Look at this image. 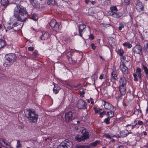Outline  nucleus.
Masks as SVG:
<instances>
[{
  "instance_id": "obj_45",
  "label": "nucleus",
  "mask_w": 148,
  "mask_h": 148,
  "mask_svg": "<svg viewBox=\"0 0 148 148\" xmlns=\"http://www.w3.org/2000/svg\"><path fill=\"white\" fill-rule=\"evenodd\" d=\"M102 25L104 27H107L110 26V25L109 24H106L105 23H103Z\"/></svg>"
},
{
  "instance_id": "obj_63",
  "label": "nucleus",
  "mask_w": 148,
  "mask_h": 148,
  "mask_svg": "<svg viewBox=\"0 0 148 148\" xmlns=\"http://www.w3.org/2000/svg\"><path fill=\"white\" fill-rule=\"evenodd\" d=\"M142 134H143L144 135H147V133L146 132H143L142 133Z\"/></svg>"
},
{
  "instance_id": "obj_47",
  "label": "nucleus",
  "mask_w": 148,
  "mask_h": 148,
  "mask_svg": "<svg viewBox=\"0 0 148 148\" xmlns=\"http://www.w3.org/2000/svg\"><path fill=\"white\" fill-rule=\"evenodd\" d=\"M0 141L2 142V143H3L5 145V146H7V145H8L9 144H8L7 143H6L5 142L3 139H1L0 140Z\"/></svg>"
},
{
  "instance_id": "obj_10",
  "label": "nucleus",
  "mask_w": 148,
  "mask_h": 148,
  "mask_svg": "<svg viewBox=\"0 0 148 148\" xmlns=\"http://www.w3.org/2000/svg\"><path fill=\"white\" fill-rule=\"evenodd\" d=\"M103 101L104 102L103 105L105 109L111 110L114 109V107L111 104L108 102H106V101L104 100H103Z\"/></svg>"
},
{
  "instance_id": "obj_26",
  "label": "nucleus",
  "mask_w": 148,
  "mask_h": 148,
  "mask_svg": "<svg viewBox=\"0 0 148 148\" xmlns=\"http://www.w3.org/2000/svg\"><path fill=\"white\" fill-rule=\"evenodd\" d=\"M144 70V71L145 72L146 76L147 77H148V69L147 67L144 65H143L142 66Z\"/></svg>"
},
{
  "instance_id": "obj_4",
  "label": "nucleus",
  "mask_w": 148,
  "mask_h": 148,
  "mask_svg": "<svg viewBox=\"0 0 148 148\" xmlns=\"http://www.w3.org/2000/svg\"><path fill=\"white\" fill-rule=\"evenodd\" d=\"M110 15L114 18H119L122 15L121 13L118 12V10L116 6H112L110 8Z\"/></svg>"
},
{
  "instance_id": "obj_54",
  "label": "nucleus",
  "mask_w": 148,
  "mask_h": 148,
  "mask_svg": "<svg viewBox=\"0 0 148 148\" xmlns=\"http://www.w3.org/2000/svg\"><path fill=\"white\" fill-rule=\"evenodd\" d=\"M124 26L123 25H121V26H119V30H121L123 28Z\"/></svg>"
},
{
  "instance_id": "obj_14",
  "label": "nucleus",
  "mask_w": 148,
  "mask_h": 148,
  "mask_svg": "<svg viewBox=\"0 0 148 148\" xmlns=\"http://www.w3.org/2000/svg\"><path fill=\"white\" fill-rule=\"evenodd\" d=\"M30 1L32 5L34 8H39L40 6V4L36 0H30Z\"/></svg>"
},
{
  "instance_id": "obj_5",
  "label": "nucleus",
  "mask_w": 148,
  "mask_h": 148,
  "mask_svg": "<svg viewBox=\"0 0 148 148\" xmlns=\"http://www.w3.org/2000/svg\"><path fill=\"white\" fill-rule=\"evenodd\" d=\"M49 25L52 29L55 31H59L61 28L60 24L57 23L55 19H52Z\"/></svg>"
},
{
  "instance_id": "obj_24",
  "label": "nucleus",
  "mask_w": 148,
  "mask_h": 148,
  "mask_svg": "<svg viewBox=\"0 0 148 148\" xmlns=\"http://www.w3.org/2000/svg\"><path fill=\"white\" fill-rule=\"evenodd\" d=\"M53 83L54 85V87L53 89V93L56 94L58 92V90L60 88L59 87L56 86H55V84L54 83Z\"/></svg>"
},
{
  "instance_id": "obj_16",
  "label": "nucleus",
  "mask_w": 148,
  "mask_h": 148,
  "mask_svg": "<svg viewBox=\"0 0 148 148\" xmlns=\"http://www.w3.org/2000/svg\"><path fill=\"white\" fill-rule=\"evenodd\" d=\"M131 133V132H129L128 130H125L123 131L120 132V135L121 137H124L127 136L129 134Z\"/></svg>"
},
{
  "instance_id": "obj_27",
  "label": "nucleus",
  "mask_w": 148,
  "mask_h": 148,
  "mask_svg": "<svg viewBox=\"0 0 148 148\" xmlns=\"http://www.w3.org/2000/svg\"><path fill=\"white\" fill-rule=\"evenodd\" d=\"M107 116L110 118H112L114 116V112L113 111L108 112L107 114Z\"/></svg>"
},
{
  "instance_id": "obj_52",
  "label": "nucleus",
  "mask_w": 148,
  "mask_h": 148,
  "mask_svg": "<svg viewBox=\"0 0 148 148\" xmlns=\"http://www.w3.org/2000/svg\"><path fill=\"white\" fill-rule=\"evenodd\" d=\"M130 0H125V2L126 3L127 5H128L130 2Z\"/></svg>"
},
{
  "instance_id": "obj_8",
  "label": "nucleus",
  "mask_w": 148,
  "mask_h": 148,
  "mask_svg": "<svg viewBox=\"0 0 148 148\" xmlns=\"http://www.w3.org/2000/svg\"><path fill=\"white\" fill-rule=\"evenodd\" d=\"M133 51L134 53L138 54L140 55L143 54L142 47L140 45L135 46L133 49Z\"/></svg>"
},
{
  "instance_id": "obj_2",
  "label": "nucleus",
  "mask_w": 148,
  "mask_h": 148,
  "mask_svg": "<svg viewBox=\"0 0 148 148\" xmlns=\"http://www.w3.org/2000/svg\"><path fill=\"white\" fill-rule=\"evenodd\" d=\"M27 112L26 116L29 121L31 123H36L37 121L38 116L36 112L33 110H27Z\"/></svg>"
},
{
  "instance_id": "obj_61",
  "label": "nucleus",
  "mask_w": 148,
  "mask_h": 148,
  "mask_svg": "<svg viewBox=\"0 0 148 148\" xmlns=\"http://www.w3.org/2000/svg\"><path fill=\"white\" fill-rule=\"evenodd\" d=\"M90 2L93 5H94L95 3V1H90Z\"/></svg>"
},
{
  "instance_id": "obj_62",
  "label": "nucleus",
  "mask_w": 148,
  "mask_h": 148,
  "mask_svg": "<svg viewBox=\"0 0 148 148\" xmlns=\"http://www.w3.org/2000/svg\"><path fill=\"white\" fill-rule=\"evenodd\" d=\"M89 0H85V2L86 4H88L89 2H90Z\"/></svg>"
},
{
  "instance_id": "obj_41",
  "label": "nucleus",
  "mask_w": 148,
  "mask_h": 148,
  "mask_svg": "<svg viewBox=\"0 0 148 148\" xmlns=\"http://www.w3.org/2000/svg\"><path fill=\"white\" fill-rule=\"evenodd\" d=\"M21 145L20 141V140H18L17 142V147H19Z\"/></svg>"
},
{
  "instance_id": "obj_30",
  "label": "nucleus",
  "mask_w": 148,
  "mask_h": 148,
  "mask_svg": "<svg viewBox=\"0 0 148 148\" xmlns=\"http://www.w3.org/2000/svg\"><path fill=\"white\" fill-rule=\"evenodd\" d=\"M17 24V23H14L12 25V26H11L10 25L11 24V23H9V25L8 26L7 29H10L12 28H13V27H15L16 26Z\"/></svg>"
},
{
  "instance_id": "obj_49",
  "label": "nucleus",
  "mask_w": 148,
  "mask_h": 148,
  "mask_svg": "<svg viewBox=\"0 0 148 148\" xmlns=\"http://www.w3.org/2000/svg\"><path fill=\"white\" fill-rule=\"evenodd\" d=\"M104 77V74H102L100 75V77H99V78L100 79H102Z\"/></svg>"
},
{
  "instance_id": "obj_38",
  "label": "nucleus",
  "mask_w": 148,
  "mask_h": 148,
  "mask_svg": "<svg viewBox=\"0 0 148 148\" xmlns=\"http://www.w3.org/2000/svg\"><path fill=\"white\" fill-rule=\"evenodd\" d=\"M65 147L63 143H62L60 145H58L57 148H65Z\"/></svg>"
},
{
  "instance_id": "obj_23",
  "label": "nucleus",
  "mask_w": 148,
  "mask_h": 148,
  "mask_svg": "<svg viewBox=\"0 0 148 148\" xmlns=\"http://www.w3.org/2000/svg\"><path fill=\"white\" fill-rule=\"evenodd\" d=\"M111 75L112 79H114V80H116L118 78L117 75L115 71H113L111 74Z\"/></svg>"
},
{
  "instance_id": "obj_11",
  "label": "nucleus",
  "mask_w": 148,
  "mask_h": 148,
  "mask_svg": "<svg viewBox=\"0 0 148 148\" xmlns=\"http://www.w3.org/2000/svg\"><path fill=\"white\" fill-rule=\"evenodd\" d=\"M86 26L84 24H80L79 26V35L82 36V33L85 31V29L86 28Z\"/></svg>"
},
{
  "instance_id": "obj_7",
  "label": "nucleus",
  "mask_w": 148,
  "mask_h": 148,
  "mask_svg": "<svg viewBox=\"0 0 148 148\" xmlns=\"http://www.w3.org/2000/svg\"><path fill=\"white\" fill-rule=\"evenodd\" d=\"M86 104L82 100H79L77 104V106L78 108L80 109H86Z\"/></svg>"
},
{
  "instance_id": "obj_56",
  "label": "nucleus",
  "mask_w": 148,
  "mask_h": 148,
  "mask_svg": "<svg viewBox=\"0 0 148 148\" xmlns=\"http://www.w3.org/2000/svg\"><path fill=\"white\" fill-rule=\"evenodd\" d=\"M5 147L7 148H11V146L10 144H8V145H7V146H5Z\"/></svg>"
},
{
  "instance_id": "obj_39",
  "label": "nucleus",
  "mask_w": 148,
  "mask_h": 148,
  "mask_svg": "<svg viewBox=\"0 0 148 148\" xmlns=\"http://www.w3.org/2000/svg\"><path fill=\"white\" fill-rule=\"evenodd\" d=\"M133 75L134 77V80L135 81H137L138 80V78L137 77V75L135 73L133 74Z\"/></svg>"
},
{
  "instance_id": "obj_44",
  "label": "nucleus",
  "mask_w": 148,
  "mask_h": 148,
  "mask_svg": "<svg viewBox=\"0 0 148 148\" xmlns=\"http://www.w3.org/2000/svg\"><path fill=\"white\" fill-rule=\"evenodd\" d=\"M28 50L30 51H33L34 50V48L33 47H29L28 48Z\"/></svg>"
},
{
  "instance_id": "obj_32",
  "label": "nucleus",
  "mask_w": 148,
  "mask_h": 148,
  "mask_svg": "<svg viewBox=\"0 0 148 148\" xmlns=\"http://www.w3.org/2000/svg\"><path fill=\"white\" fill-rule=\"evenodd\" d=\"M47 3L49 5L52 4L54 5L55 4V0H47Z\"/></svg>"
},
{
  "instance_id": "obj_48",
  "label": "nucleus",
  "mask_w": 148,
  "mask_h": 148,
  "mask_svg": "<svg viewBox=\"0 0 148 148\" xmlns=\"http://www.w3.org/2000/svg\"><path fill=\"white\" fill-rule=\"evenodd\" d=\"M89 38L93 40L94 38V36H93L92 34H91L89 36Z\"/></svg>"
},
{
  "instance_id": "obj_46",
  "label": "nucleus",
  "mask_w": 148,
  "mask_h": 148,
  "mask_svg": "<svg viewBox=\"0 0 148 148\" xmlns=\"http://www.w3.org/2000/svg\"><path fill=\"white\" fill-rule=\"evenodd\" d=\"M91 46L92 47V48L93 50H95V49L96 47L95 45V44L94 43H92L91 44Z\"/></svg>"
},
{
  "instance_id": "obj_18",
  "label": "nucleus",
  "mask_w": 148,
  "mask_h": 148,
  "mask_svg": "<svg viewBox=\"0 0 148 148\" xmlns=\"http://www.w3.org/2000/svg\"><path fill=\"white\" fill-rule=\"evenodd\" d=\"M62 143L65 147L67 148H72V147L73 144L71 141H65Z\"/></svg>"
},
{
  "instance_id": "obj_57",
  "label": "nucleus",
  "mask_w": 148,
  "mask_h": 148,
  "mask_svg": "<svg viewBox=\"0 0 148 148\" xmlns=\"http://www.w3.org/2000/svg\"><path fill=\"white\" fill-rule=\"evenodd\" d=\"M90 100L91 101V103L92 104H94V101H93V99L92 98H90Z\"/></svg>"
},
{
  "instance_id": "obj_3",
  "label": "nucleus",
  "mask_w": 148,
  "mask_h": 148,
  "mask_svg": "<svg viewBox=\"0 0 148 148\" xmlns=\"http://www.w3.org/2000/svg\"><path fill=\"white\" fill-rule=\"evenodd\" d=\"M82 135L80 137H79L78 135L75 137V139L78 142H81L82 140L84 141L87 139L89 137V133L86 131L85 129L83 130L82 132Z\"/></svg>"
},
{
  "instance_id": "obj_20",
  "label": "nucleus",
  "mask_w": 148,
  "mask_h": 148,
  "mask_svg": "<svg viewBox=\"0 0 148 148\" xmlns=\"http://www.w3.org/2000/svg\"><path fill=\"white\" fill-rule=\"evenodd\" d=\"M126 80L124 77H121L119 80V85L126 86Z\"/></svg>"
},
{
  "instance_id": "obj_31",
  "label": "nucleus",
  "mask_w": 148,
  "mask_h": 148,
  "mask_svg": "<svg viewBox=\"0 0 148 148\" xmlns=\"http://www.w3.org/2000/svg\"><path fill=\"white\" fill-rule=\"evenodd\" d=\"M123 45L124 46L127 47L128 48H130L132 47L131 44L127 42H124L123 44Z\"/></svg>"
},
{
  "instance_id": "obj_1",
  "label": "nucleus",
  "mask_w": 148,
  "mask_h": 148,
  "mask_svg": "<svg viewBox=\"0 0 148 148\" xmlns=\"http://www.w3.org/2000/svg\"><path fill=\"white\" fill-rule=\"evenodd\" d=\"M23 3V2H21L20 4L15 8L14 12V16L17 21L22 22L25 21L28 16L25 11V8L22 5Z\"/></svg>"
},
{
  "instance_id": "obj_36",
  "label": "nucleus",
  "mask_w": 148,
  "mask_h": 148,
  "mask_svg": "<svg viewBox=\"0 0 148 148\" xmlns=\"http://www.w3.org/2000/svg\"><path fill=\"white\" fill-rule=\"evenodd\" d=\"M110 118H109V117H108L105 119L104 122L106 123V124H109L110 123Z\"/></svg>"
},
{
  "instance_id": "obj_43",
  "label": "nucleus",
  "mask_w": 148,
  "mask_h": 148,
  "mask_svg": "<svg viewBox=\"0 0 148 148\" xmlns=\"http://www.w3.org/2000/svg\"><path fill=\"white\" fill-rule=\"evenodd\" d=\"M33 55L35 57H37L38 56V53L37 52H34L33 53Z\"/></svg>"
},
{
  "instance_id": "obj_17",
  "label": "nucleus",
  "mask_w": 148,
  "mask_h": 148,
  "mask_svg": "<svg viewBox=\"0 0 148 148\" xmlns=\"http://www.w3.org/2000/svg\"><path fill=\"white\" fill-rule=\"evenodd\" d=\"M11 59V63H13L16 60V57L14 54L11 53L7 55Z\"/></svg>"
},
{
  "instance_id": "obj_28",
  "label": "nucleus",
  "mask_w": 148,
  "mask_h": 148,
  "mask_svg": "<svg viewBox=\"0 0 148 148\" xmlns=\"http://www.w3.org/2000/svg\"><path fill=\"white\" fill-rule=\"evenodd\" d=\"M100 141L97 140L95 142H94L90 144V145L89 146H92L94 147L96 146L97 144H99L100 143Z\"/></svg>"
},
{
  "instance_id": "obj_9",
  "label": "nucleus",
  "mask_w": 148,
  "mask_h": 148,
  "mask_svg": "<svg viewBox=\"0 0 148 148\" xmlns=\"http://www.w3.org/2000/svg\"><path fill=\"white\" fill-rule=\"evenodd\" d=\"M120 67L123 73L125 74H127L128 72V68L125 66L124 63H123L122 64H121Z\"/></svg>"
},
{
  "instance_id": "obj_64",
  "label": "nucleus",
  "mask_w": 148,
  "mask_h": 148,
  "mask_svg": "<svg viewBox=\"0 0 148 148\" xmlns=\"http://www.w3.org/2000/svg\"><path fill=\"white\" fill-rule=\"evenodd\" d=\"M146 125L147 126H148V120H147L146 121Z\"/></svg>"
},
{
  "instance_id": "obj_15",
  "label": "nucleus",
  "mask_w": 148,
  "mask_h": 148,
  "mask_svg": "<svg viewBox=\"0 0 148 148\" xmlns=\"http://www.w3.org/2000/svg\"><path fill=\"white\" fill-rule=\"evenodd\" d=\"M5 62L3 64V65L4 66H6L5 65H11L12 64L11 63V59L7 55L5 57Z\"/></svg>"
},
{
  "instance_id": "obj_12",
  "label": "nucleus",
  "mask_w": 148,
  "mask_h": 148,
  "mask_svg": "<svg viewBox=\"0 0 148 148\" xmlns=\"http://www.w3.org/2000/svg\"><path fill=\"white\" fill-rule=\"evenodd\" d=\"M119 88L121 95H125L126 92V86L119 85Z\"/></svg>"
},
{
  "instance_id": "obj_21",
  "label": "nucleus",
  "mask_w": 148,
  "mask_h": 148,
  "mask_svg": "<svg viewBox=\"0 0 148 148\" xmlns=\"http://www.w3.org/2000/svg\"><path fill=\"white\" fill-rule=\"evenodd\" d=\"M6 45V42L3 40L0 39V49L3 48Z\"/></svg>"
},
{
  "instance_id": "obj_33",
  "label": "nucleus",
  "mask_w": 148,
  "mask_h": 148,
  "mask_svg": "<svg viewBox=\"0 0 148 148\" xmlns=\"http://www.w3.org/2000/svg\"><path fill=\"white\" fill-rule=\"evenodd\" d=\"M124 52V51L121 49H119L118 51V53L121 56H123Z\"/></svg>"
},
{
  "instance_id": "obj_55",
  "label": "nucleus",
  "mask_w": 148,
  "mask_h": 148,
  "mask_svg": "<svg viewBox=\"0 0 148 148\" xmlns=\"http://www.w3.org/2000/svg\"><path fill=\"white\" fill-rule=\"evenodd\" d=\"M80 85V84H79L78 85H77V86H71L70 85H69L71 87H75V88H77V86H79Z\"/></svg>"
},
{
  "instance_id": "obj_19",
  "label": "nucleus",
  "mask_w": 148,
  "mask_h": 148,
  "mask_svg": "<svg viewBox=\"0 0 148 148\" xmlns=\"http://www.w3.org/2000/svg\"><path fill=\"white\" fill-rule=\"evenodd\" d=\"M136 9L138 11L143 10V7L142 3L140 2L138 3L136 5Z\"/></svg>"
},
{
  "instance_id": "obj_25",
  "label": "nucleus",
  "mask_w": 148,
  "mask_h": 148,
  "mask_svg": "<svg viewBox=\"0 0 148 148\" xmlns=\"http://www.w3.org/2000/svg\"><path fill=\"white\" fill-rule=\"evenodd\" d=\"M90 146L88 145H76L75 148H89Z\"/></svg>"
},
{
  "instance_id": "obj_58",
  "label": "nucleus",
  "mask_w": 148,
  "mask_h": 148,
  "mask_svg": "<svg viewBox=\"0 0 148 148\" xmlns=\"http://www.w3.org/2000/svg\"><path fill=\"white\" fill-rule=\"evenodd\" d=\"M117 148H124V147L123 145H120Z\"/></svg>"
},
{
  "instance_id": "obj_53",
  "label": "nucleus",
  "mask_w": 148,
  "mask_h": 148,
  "mask_svg": "<svg viewBox=\"0 0 148 148\" xmlns=\"http://www.w3.org/2000/svg\"><path fill=\"white\" fill-rule=\"evenodd\" d=\"M130 0H125V2L126 3L127 5H128L130 2Z\"/></svg>"
},
{
  "instance_id": "obj_6",
  "label": "nucleus",
  "mask_w": 148,
  "mask_h": 148,
  "mask_svg": "<svg viewBox=\"0 0 148 148\" xmlns=\"http://www.w3.org/2000/svg\"><path fill=\"white\" fill-rule=\"evenodd\" d=\"M75 118V115L74 113L71 111H69L65 113V120L66 122H70Z\"/></svg>"
},
{
  "instance_id": "obj_22",
  "label": "nucleus",
  "mask_w": 148,
  "mask_h": 148,
  "mask_svg": "<svg viewBox=\"0 0 148 148\" xmlns=\"http://www.w3.org/2000/svg\"><path fill=\"white\" fill-rule=\"evenodd\" d=\"M137 124V123L135 121H134L133 122L131 123L130 124L127 125L125 127H128L129 126L131 127V129H133L135 126H136Z\"/></svg>"
},
{
  "instance_id": "obj_35",
  "label": "nucleus",
  "mask_w": 148,
  "mask_h": 148,
  "mask_svg": "<svg viewBox=\"0 0 148 148\" xmlns=\"http://www.w3.org/2000/svg\"><path fill=\"white\" fill-rule=\"evenodd\" d=\"M115 41V39L113 37L109 38V42L110 43H114Z\"/></svg>"
},
{
  "instance_id": "obj_34",
  "label": "nucleus",
  "mask_w": 148,
  "mask_h": 148,
  "mask_svg": "<svg viewBox=\"0 0 148 148\" xmlns=\"http://www.w3.org/2000/svg\"><path fill=\"white\" fill-rule=\"evenodd\" d=\"M38 18L37 16L34 14L33 16L31 17V19H32L34 21H36Z\"/></svg>"
},
{
  "instance_id": "obj_37",
  "label": "nucleus",
  "mask_w": 148,
  "mask_h": 148,
  "mask_svg": "<svg viewBox=\"0 0 148 148\" xmlns=\"http://www.w3.org/2000/svg\"><path fill=\"white\" fill-rule=\"evenodd\" d=\"M144 50L146 54L148 53V43L146 45V47H144Z\"/></svg>"
},
{
  "instance_id": "obj_60",
  "label": "nucleus",
  "mask_w": 148,
  "mask_h": 148,
  "mask_svg": "<svg viewBox=\"0 0 148 148\" xmlns=\"http://www.w3.org/2000/svg\"><path fill=\"white\" fill-rule=\"evenodd\" d=\"M102 110V109H99V110H97V111H95V112L96 113H98L99 112H101Z\"/></svg>"
},
{
  "instance_id": "obj_50",
  "label": "nucleus",
  "mask_w": 148,
  "mask_h": 148,
  "mask_svg": "<svg viewBox=\"0 0 148 148\" xmlns=\"http://www.w3.org/2000/svg\"><path fill=\"white\" fill-rule=\"evenodd\" d=\"M138 124L139 125H141L143 123V121H139L138 122Z\"/></svg>"
},
{
  "instance_id": "obj_29",
  "label": "nucleus",
  "mask_w": 148,
  "mask_h": 148,
  "mask_svg": "<svg viewBox=\"0 0 148 148\" xmlns=\"http://www.w3.org/2000/svg\"><path fill=\"white\" fill-rule=\"evenodd\" d=\"M8 0H1V4L3 6L6 5L8 3Z\"/></svg>"
},
{
  "instance_id": "obj_42",
  "label": "nucleus",
  "mask_w": 148,
  "mask_h": 148,
  "mask_svg": "<svg viewBox=\"0 0 148 148\" xmlns=\"http://www.w3.org/2000/svg\"><path fill=\"white\" fill-rule=\"evenodd\" d=\"M141 69L139 68H137V70H136V73H141Z\"/></svg>"
},
{
  "instance_id": "obj_40",
  "label": "nucleus",
  "mask_w": 148,
  "mask_h": 148,
  "mask_svg": "<svg viewBox=\"0 0 148 148\" xmlns=\"http://www.w3.org/2000/svg\"><path fill=\"white\" fill-rule=\"evenodd\" d=\"M105 136L106 138L110 139L112 137H113V136L108 134H105Z\"/></svg>"
},
{
  "instance_id": "obj_59",
  "label": "nucleus",
  "mask_w": 148,
  "mask_h": 148,
  "mask_svg": "<svg viewBox=\"0 0 148 148\" xmlns=\"http://www.w3.org/2000/svg\"><path fill=\"white\" fill-rule=\"evenodd\" d=\"M101 113L103 115H105L106 113V112L105 111H103Z\"/></svg>"
},
{
  "instance_id": "obj_13",
  "label": "nucleus",
  "mask_w": 148,
  "mask_h": 148,
  "mask_svg": "<svg viewBox=\"0 0 148 148\" xmlns=\"http://www.w3.org/2000/svg\"><path fill=\"white\" fill-rule=\"evenodd\" d=\"M50 35L47 32H44V33H42V34L40 37L41 40H46L50 37Z\"/></svg>"
},
{
  "instance_id": "obj_51",
  "label": "nucleus",
  "mask_w": 148,
  "mask_h": 148,
  "mask_svg": "<svg viewBox=\"0 0 148 148\" xmlns=\"http://www.w3.org/2000/svg\"><path fill=\"white\" fill-rule=\"evenodd\" d=\"M137 73V74L138 75V77L139 79H141V73Z\"/></svg>"
}]
</instances>
